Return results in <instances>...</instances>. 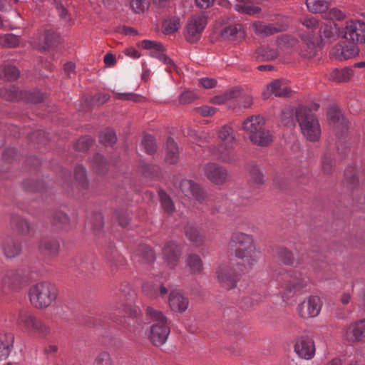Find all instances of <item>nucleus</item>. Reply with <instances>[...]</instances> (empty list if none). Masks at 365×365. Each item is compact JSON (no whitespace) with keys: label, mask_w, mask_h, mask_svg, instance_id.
Masks as SVG:
<instances>
[{"label":"nucleus","mask_w":365,"mask_h":365,"mask_svg":"<svg viewBox=\"0 0 365 365\" xmlns=\"http://www.w3.org/2000/svg\"><path fill=\"white\" fill-rule=\"evenodd\" d=\"M158 195L163 209L168 214H171L175 210V205L172 199L163 190H159Z\"/></svg>","instance_id":"obj_41"},{"label":"nucleus","mask_w":365,"mask_h":365,"mask_svg":"<svg viewBox=\"0 0 365 365\" xmlns=\"http://www.w3.org/2000/svg\"><path fill=\"white\" fill-rule=\"evenodd\" d=\"M146 314L156 322L150 327L148 339L154 346H162L166 342L170 332L168 319L160 311L150 307L146 308Z\"/></svg>","instance_id":"obj_2"},{"label":"nucleus","mask_w":365,"mask_h":365,"mask_svg":"<svg viewBox=\"0 0 365 365\" xmlns=\"http://www.w3.org/2000/svg\"><path fill=\"white\" fill-rule=\"evenodd\" d=\"M53 223L57 225H64L69 222V218L66 214L63 212H56L53 216Z\"/></svg>","instance_id":"obj_58"},{"label":"nucleus","mask_w":365,"mask_h":365,"mask_svg":"<svg viewBox=\"0 0 365 365\" xmlns=\"http://www.w3.org/2000/svg\"><path fill=\"white\" fill-rule=\"evenodd\" d=\"M235 256L240 260L235 266L240 272H247L253 269L260 257V250L256 245L244 250H235Z\"/></svg>","instance_id":"obj_7"},{"label":"nucleus","mask_w":365,"mask_h":365,"mask_svg":"<svg viewBox=\"0 0 365 365\" xmlns=\"http://www.w3.org/2000/svg\"><path fill=\"white\" fill-rule=\"evenodd\" d=\"M179 190L187 197H193L199 202L205 200V192L199 185L189 180H182L179 185Z\"/></svg>","instance_id":"obj_15"},{"label":"nucleus","mask_w":365,"mask_h":365,"mask_svg":"<svg viewBox=\"0 0 365 365\" xmlns=\"http://www.w3.org/2000/svg\"><path fill=\"white\" fill-rule=\"evenodd\" d=\"M180 158L179 148L175 141L172 138H168L166 141L165 161L170 165L178 163Z\"/></svg>","instance_id":"obj_27"},{"label":"nucleus","mask_w":365,"mask_h":365,"mask_svg":"<svg viewBox=\"0 0 365 365\" xmlns=\"http://www.w3.org/2000/svg\"><path fill=\"white\" fill-rule=\"evenodd\" d=\"M222 38L232 41H240L245 38V33L240 24H235L225 27L222 31Z\"/></svg>","instance_id":"obj_19"},{"label":"nucleus","mask_w":365,"mask_h":365,"mask_svg":"<svg viewBox=\"0 0 365 365\" xmlns=\"http://www.w3.org/2000/svg\"><path fill=\"white\" fill-rule=\"evenodd\" d=\"M343 36L354 43H365V23L360 21L347 22Z\"/></svg>","instance_id":"obj_13"},{"label":"nucleus","mask_w":365,"mask_h":365,"mask_svg":"<svg viewBox=\"0 0 365 365\" xmlns=\"http://www.w3.org/2000/svg\"><path fill=\"white\" fill-rule=\"evenodd\" d=\"M115 220L118 222L119 225L123 227L128 226L130 222L128 212L124 210H116L115 212Z\"/></svg>","instance_id":"obj_53"},{"label":"nucleus","mask_w":365,"mask_h":365,"mask_svg":"<svg viewBox=\"0 0 365 365\" xmlns=\"http://www.w3.org/2000/svg\"><path fill=\"white\" fill-rule=\"evenodd\" d=\"M101 141L106 146L113 145L116 143L117 138L113 130H109L101 133Z\"/></svg>","instance_id":"obj_49"},{"label":"nucleus","mask_w":365,"mask_h":365,"mask_svg":"<svg viewBox=\"0 0 365 365\" xmlns=\"http://www.w3.org/2000/svg\"><path fill=\"white\" fill-rule=\"evenodd\" d=\"M14 336L11 333L0 332V359L9 356L14 346Z\"/></svg>","instance_id":"obj_23"},{"label":"nucleus","mask_w":365,"mask_h":365,"mask_svg":"<svg viewBox=\"0 0 365 365\" xmlns=\"http://www.w3.org/2000/svg\"><path fill=\"white\" fill-rule=\"evenodd\" d=\"M141 145L145 151L150 155L155 153L158 148L155 138L149 134H146L143 136Z\"/></svg>","instance_id":"obj_42"},{"label":"nucleus","mask_w":365,"mask_h":365,"mask_svg":"<svg viewBox=\"0 0 365 365\" xmlns=\"http://www.w3.org/2000/svg\"><path fill=\"white\" fill-rule=\"evenodd\" d=\"M138 255L145 263H150L155 260L154 252L149 246L140 245L138 249Z\"/></svg>","instance_id":"obj_44"},{"label":"nucleus","mask_w":365,"mask_h":365,"mask_svg":"<svg viewBox=\"0 0 365 365\" xmlns=\"http://www.w3.org/2000/svg\"><path fill=\"white\" fill-rule=\"evenodd\" d=\"M236 266H220L216 272L217 278L221 287L225 289L235 288L240 280V274Z\"/></svg>","instance_id":"obj_10"},{"label":"nucleus","mask_w":365,"mask_h":365,"mask_svg":"<svg viewBox=\"0 0 365 365\" xmlns=\"http://www.w3.org/2000/svg\"><path fill=\"white\" fill-rule=\"evenodd\" d=\"M1 247L4 255L8 259L16 257L21 253L22 250L21 243L9 237L2 240Z\"/></svg>","instance_id":"obj_18"},{"label":"nucleus","mask_w":365,"mask_h":365,"mask_svg":"<svg viewBox=\"0 0 365 365\" xmlns=\"http://www.w3.org/2000/svg\"><path fill=\"white\" fill-rule=\"evenodd\" d=\"M58 39V36L56 33L51 31H46L44 34L45 47L48 48L53 46Z\"/></svg>","instance_id":"obj_59"},{"label":"nucleus","mask_w":365,"mask_h":365,"mask_svg":"<svg viewBox=\"0 0 365 365\" xmlns=\"http://www.w3.org/2000/svg\"><path fill=\"white\" fill-rule=\"evenodd\" d=\"M264 127V120L260 115H252L242 123L243 130L250 138Z\"/></svg>","instance_id":"obj_20"},{"label":"nucleus","mask_w":365,"mask_h":365,"mask_svg":"<svg viewBox=\"0 0 365 365\" xmlns=\"http://www.w3.org/2000/svg\"><path fill=\"white\" fill-rule=\"evenodd\" d=\"M185 236L195 246H201L204 242V236L195 227L187 226L185 227Z\"/></svg>","instance_id":"obj_34"},{"label":"nucleus","mask_w":365,"mask_h":365,"mask_svg":"<svg viewBox=\"0 0 365 365\" xmlns=\"http://www.w3.org/2000/svg\"><path fill=\"white\" fill-rule=\"evenodd\" d=\"M307 281L300 274L295 273L292 279L287 284V289L289 292L299 291L307 286Z\"/></svg>","instance_id":"obj_35"},{"label":"nucleus","mask_w":365,"mask_h":365,"mask_svg":"<svg viewBox=\"0 0 365 365\" xmlns=\"http://www.w3.org/2000/svg\"><path fill=\"white\" fill-rule=\"evenodd\" d=\"M207 24V18L202 14L193 15L189 20L187 25L185 38L190 43L197 42Z\"/></svg>","instance_id":"obj_11"},{"label":"nucleus","mask_w":365,"mask_h":365,"mask_svg":"<svg viewBox=\"0 0 365 365\" xmlns=\"http://www.w3.org/2000/svg\"><path fill=\"white\" fill-rule=\"evenodd\" d=\"M23 93H26L25 96H23V99H26L32 103H39L43 99L42 93L38 91H35L34 92L23 91Z\"/></svg>","instance_id":"obj_56"},{"label":"nucleus","mask_w":365,"mask_h":365,"mask_svg":"<svg viewBox=\"0 0 365 365\" xmlns=\"http://www.w3.org/2000/svg\"><path fill=\"white\" fill-rule=\"evenodd\" d=\"M218 138L224 143L216 148H210L213 155L223 162L230 163L235 160L236 155L232 144L235 142V135L232 128L225 125L218 131Z\"/></svg>","instance_id":"obj_5"},{"label":"nucleus","mask_w":365,"mask_h":365,"mask_svg":"<svg viewBox=\"0 0 365 365\" xmlns=\"http://www.w3.org/2000/svg\"><path fill=\"white\" fill-rule=\"evenodd\" d=\"M26 93L19 91L15 86L0 88V97L8 101H18Z\"/></svg>","instance_id":"obj_30"},{"label":"nucleus","mask_w":365,"mask_h":365,"mask_svg":"<svg viewBox=\"0 0 365 365\" xmlns=\"http://www.w3.org/2000/svg\"><path fill=\"white\" fill-rule=\"evenodd\" d=\"M10 223L11 228L23 236H28L33 232L29 222L18 215H12Z\"/></svg>","instance_id":"obj_26"},{"label":"nucleus","mask_w":365,"mask_h":365,"mask_svg":"<svg viewBox=\"0 0 365 365\" xmlns=\"http://www.w3.org/2000/svg\"><path fill=\"white\" fill-rule=\"evenodd\" d=\"M164 31L170 34L176 32L180 29V20L178 18H172L165 20L163 24Z\"/></svg>","instance_id":"obj_46"},{"label":"nucleus","mask_w":365,"mask_h":365,"mask_svg":"<svg viewBox=\"0 0 365 365\" xmlns=\"http://www.w3.org/2000/svg\"><path fill=\"white\" fill-rule=\"evenodd\" d=\"M338 31V26L333 21H322L319 29L320 41L327 40L331 41L334 40Z\"/></svg>","instance_id":"obj_21"},{"label":"nucleus","mask_w":365,"mask_h":365,"mask_svg":"<svg viewBox=\"0 0 365 365\" xmlns=\"http://www.w3.org/2000/svg\"><path fill=\"white\" fill-rule=\"evenodd\" d=\"M255 33L264 36H269L277 34L282 31V26L276 24H265L257 21L252 24Z\"/></svg>","instance_id":"obj_28"},{"label":"nucleus","mask_w":365,"mask_h":365,"mask_svg":"<svg viewBox=\"0 0 365 365\" xmlns=\"http://www.w3.org/2000/svg\"><path fill=\"white\" fill-rule=\"evenodd\" d=\"M230 243L236 247L235 250H244L247 247L256 245L255 238L252 235L240 231L232 233Z\"/></svg>","instance_id":"obj_17"},{"label":"nucleus","mask_w":365,"mask_h":365,"mask_svg":"<svg viewBox=\"0 0 365 365\" xmlns=\"http://www.w3.org/2000/svg\"><path fill=\"white\" fill-rule=\"evenodd\" d=\"M187 264L192 273H200L202 269V262L200 256L191 254L187 256Z\"/></svg>","instance_id":"obj_38"},{"label":"nucleus","mask_w":365,"mask_h":365,"mask_svg":"<svg viewBox=\"0 0 365 365\" xmlns=\"http://www.w3.org/2000/svg\"><path fill=\"white\" fill-rule=\"evenodd\" d=\"M235 9L238 12L253 15L259 12L260 9L257 6H252L250 5L236 4Z\"/></svg>","instance_id":"obj_55"},{"label":"nucleus","mask_w":365,"mask_h":365,"mask_svg":"<svg viewBox=\"0 0 365 365\" xmlns=\"http://www.w3.org/2000/svg\"><path fill=\"white\" fill-rule=\"evenodd\" d=\"M294 351L297 356L304 360H310L315 356L316 346L314 341L308 336H302L296 339Z\"/></svg>","instance_id":"obj_12"},{"label":"nucleus","mask_w":365,"mask_h":365,"mask_svg":"<svg viewBox=\"0 0 365 365\" xmlns=\"http://www.w3.org/2000/svg\"><path fill=\"white\" fill-rule=\"evenodd\" d=\"M267 91L277 97H289L292 90L282 80H275L267 86Z\"/></svg>","instance_id":"obj_25"},{"label":"nucleus","mask_w":365,"mask_h":365,"mask_svg":"<svg viewBox=\"0 0 365 365\" xmlns=\"http://www.w3.org/2000/svg\"><path fill=\"white\" fill-rule=\"evenodd\" d=\"M38 247L45 255L56 256L60 250V244L54 238L44 237L40 240Z\"/></svg>","instance_id":"obj_24"},{"label":"nucleus","mask_w":365,"mask_h":365,"mask_svg":"<svg viewBox=\"0 0 365 365\" xmlns=\"http://www.w3.org/2000/svg\"><path fill=\"white\" fill-rule=\"evenodd\" d=\"M197 98V95L190 91L183 92L180 98L179 102L181 104H188L193 102Z\"/></svg>","instance_id":"obj_60"},{"label":"nucleus","mask_w":365,"mask_h":365,"mask_svg":"<svg viewBox=\"0 0 365 365\" xmlns=\"http://www.w3.org/2000/svg\"><path fill=\"white\" fill-rule=\"evenodd\" d=\"M250 181L257 185L264 183V176L261 169L257 165H250L249 169Z\"/></svg>","instance_id":"obj_36"},{"label":"nucleus","mask_w":365,"mask_h":365,"mask_svg":"<svg viewBox=\"0 0 365 365\" xmlns=\"http://www.w3.org/2000/svg\"><path fill=\"white\" fill-rule=\"evenodd\" d=\"M93 365H113V361L109 353L106 351L99 353Z\"/></svg>","instance_id":"obj_54"},{"label":"nucleus","mask_w":365,"mask_h":365,"mask_svg":"<svg viewBox=\"0 0 365 365\" xmlns=\"http://www.w3.org/2000/svg\"><path fill=\"white\" fill-rule=\"evenodd\" d=\"M189 301L181 293L173 291L170 294L169 305L175 312H184L188 307Z\"/></svg>","instance_id":"obj_22"},{"label":"nucleus","mask_w":365,"mask_h":365,"mask_svg":"<svg viewBox=\"0 0 365 365\" xmlns=\"http://www.w3.org/2000/svg\"><path fill=\"white\" fill-rule=\"evenodd\" d=\"M1 74L7 81H12L19 78L20 72L16 66L6 64L1 68Z\"/></svg>","instance_id":"obj_37"},{"label":"nucleus","mask_w":365,"mask_h":365,"mask_svg":"<svg viewBox=\"0 0 365 365\" xmlns=\"http://www.w3.org/2000/svg\"><path fill=\"white\" fill-rule=\"evenodd\" d=\"M93 166L99 174H104L106 171V163L102 155L96 153L93 158Z\"/></svg>","instance_id":"obj_45"},{"label":"nucleus","mask_w":365,"mask_h":365,"mask_svg":"<svg viewBox=\"0 0 365 365\" xmlns=\"http://www.w3.org/2000/svg\"><path fill=\"white\" fill-rule=\"evenodd\" d=\"M125 312L132 319H138L142 316L140 309L137 307H126L125 308Z\"/></svg>","instance_id":"obj_62"},{"label":"nucleus","mask_w":365,"mask_h":365,"mask_svg":"<svg viewBox=\"0 0 365 365\" xmlns=\"http://www.w3.org/2000/svg\"><path fill=\"white\" fill-rule=\"evenodd\" d=\"M16 324L29 333L39 338H46L51 334V327L28 309H21L19 312Z\"/></svg>","instance_id":"obj_3"},{"label":"nucleus","mask_w":365,"mask_h":365,"mask_svg":"<svg viewBox=\"0 0 365 365\" xmlns=\"http://www.w3.org/2000/svg\"><path fill=\"white\" fill-rule=\"evenodd\" d=\"M206 178L215 185H222L226 182L228 177L225 168L214 163H206L203 167Z\"/></svg>","instance_id":"obj_14"},{"label":"nucleus","mask_w":365,"mask_h":365,"mask_svg":"<svg viewBox=\"0 0 365 365\" xmlns=\"http://www.w3.org/2000/svg\"><path fill=\"white\" fill-rule=\"evenodd\" d=\"M353 76V71L349 68L334 69L330 73V79L333 81L341 83L349 81Z\"/></svg>","instance_id":"obj_32"},{"label":"nucleus","mask_w":365,"mask_h":365,"mask_svg":"<svg viewBox=\"0 0 365 365\" xmlns=\"http://www.w3.org/2000/svg\"><path fill=\"white\" fill-rule=\"evenodd\" d=\"M302 54L305 58H312L317 54V47L313 42L306 43L302 48Z\"/></svg>","instance_id":"obj_57"},{"label":"nucleus","mask_w":365,"mask_h":365,"mask_svg":"<svg viewBox=\"0 0 365 365\" xmlns=\"http://www.w3.org/2000/svg\"><path fill=\"white\" fill-rule=\"evenodd\" d=\"M322 302L318 296L312 295L307 297L298 304L297 312L299 317L304 319L314 318L320 312Z\"/></svg>","instance_id":"obj_9"},{"label":"nucleus","mask_w":365,"mask_h":365,"mask_svg":"<svg viewBox=\"0 0 365 365\" xmlns=\"http://www.w3.org/2000/svg\"><path fill=\"white\" fill-rule=\"evenodd\" d=\"M93 143V140L89 136H83L79 138L75 144V148L79 151H86Z\"/></svg>","instance_id":"obj_51"},{"label":"nucleus","mask_w":365,"mask_h":365,"mask_svg":"<svg viewBox=\"0 0 365 365\" xmlns=\"http://www.w3.org/2000/svg\"><path fill=\"white\" fill-rule=\"evenodd\" d=\"M356 53L357 49L355 46L348 48L347 46L344 47L341 44H337L334 48L332 55L338 60L343 61L352 58Z\"/></svg>","instance_id":"obj_31"},{"label":"nucleus","mask_w":365,"mask_h":365,"mask_svg":"<svg viewBox=\"0 0 365 365\" xmlns=\"http://www.w3.org/2000/svg\"><path fill=\"white\" fill-rule=\"evenodd\" d=\"M258 53L263 61H271L275 59L279 53L277 49L269 47H262L258 50Z\"/></svg>","instance_id":"obj_47"},{"label":"nucleus","mask_w":365,"mask_h":365,"mask_svg":"<svg viewBox=\"0 0 365 365\" xmlns=\"http://www.w3.org/2000/svg\"><path fill=\"white\" fill-rule=\"evenodd\" d=\"M335 160L334 155L331 153H326L322 161V169L324 174L330 175L334 170Z\"/></svg>","instance_id":"obj_39"},{"label":"nucleus","mask_w":365,"mask_h":365,"mask_svg":"<svg viewBox=\"0 0 365 365\" xmlns=\"http://www.w3.org/2000/svg\"><path fill=\"white\" fill-rule=\"evenodd\" d=\"M279 259L287 265H292L294 262V257L293 253L286 248H281L278 252Z\"/></svg>","instance_id":"obj_48"},{"label":"nucleus","mask_w":365,"mask_h":365,"mask_svg":"<svg viewBox=\"0 0 365 365\" xmlns=\"http://www.w3.org/2000/svg\"><path fill=\"white\" fill-rule=\"evenodd\" d=\"M342 337L350 344H365V318L356 320L345 327Z\"/></svg>","instance_id":"obj_8"},{"label":"nucleus","mask_w":365,"mask_h":365,"mask_svg":"<svg viewBox=\"0 0 365 365\" xmlns=\"http://www.w3.org/2000/svg\"><path fill=\"white\" fill-rule=\"evenodd\" d=\"M225 93V98L227 101H232L240 97L242 94V89L239 87H234L227 91Z\"/></svg>","instance_id":"obj_61"},{"label":"nucleus","mask_w":365,"mask_h":365,"mask_svg":"<svg viewBox=\"0 0 365 365\" xmlns=\"http://www.w3.org/2000/svg\"><path fill=\"white\" fill-rule=\"evenodd\" d=\"M142 46L145 49L155 48L157 51H162L163 49V46L160 43L149 40L143 41Z\"/></svg>","instance_id":"obj_63"},{"label":"nucleus","mask_w":365,"mask_h":365,"mask_svg":"<svg viewBox=\"0 0 365 365\" xmlns=\"http://www.w3.org/2000/svg\"><path fill=\"white\" fill-rule=\"evenodd\" d=\"M20 43L19 37L13 34L0 35V45L3 47L15 48Z\"/></svg>","instance_id":"obj_40"},{"label":"nucleus","mask_w":365,"mask_h":365,"mask_svg":"<svg viewBox=\"0 0 365 365\" xmlns=\"http://www.w3.org/2000/svg\"><path fill=\"white\" fill-rule=\"evenodd\" d=\"M249 139L250 141L258 146L265 147L268 146L273 141V136L269 130L264 128H262L257 133L251 135Z\"/></svg>","instance_id":"obj_29"},{"label":"nucleus","mask_w":365,"mask_h":365,"mask_svg":"<svg viewBox=\"0 0 365 365\" xmlns=\"http://www.w3.org/2000/svg\"><path fill=\"white\" fill-rule=\"evenodd\" d=\"M58 290L49 282H41L31 285L29 289L31 304L37 309H45L56 300Z\"/></svg>","instance_id":"obj_1"},{"label":"nucleus","mask_w":365,"mask_h":365,"mask_svg":"<svg viewBox=\"0 0 365 365\" xmlns=\"http://www.w3.org/2000/svg\"><path fill=\"white\" fill-rule=\"evenodd\" d=\"M74 176L76 180L78 182L80 187L83 189L88 187V181L86 175L85 168L82 165H78L75 168Z\"/></svg>","instance_id":"obj_43"},{"label":"nucleus","mask_w":365,"mask_h":365,"mask_svg":"<svg viewBox=\"0 0 365 365\" xmlns=\"http://www.w3.org/2000/svg\"><path fill=\"white\" fill-rule=\"evenodd\" d=\"M27 282L28 277L23 269H8L0 275V289L19 292L26 285Z\"/></svg>","instance_id":"obj_6"},{"label":"nucleus","mask_w":365,"mask_h":365,"mask_svg":"<svg viewBox=\"0 0 365 365\" xmlns=\"http://www.w3.org/2000/svg\"><path fill=\"white\" fill-rule=\"evenodd\" d=\"M114 93V98L122 101H131L133 102H140L142 97L139 95L133 93Z\"/></svg>","instance_id":"obj_52"},{"label":"nucleus","mask_w":365,"mask_h":365,"mask_svg":"<svg viewBox=\"0 0 365 365\" xmlns=\"http://www.w3.org/2000/svg\"><path fill=\"white\" fill-rule=\"evenodd\" d=\"M302 24L306 26L308 29L312 31H316L319 29L322 21L317 19L316 17L310 16L306 17L301 20Z\"/></svg>","instance_id":"obj_50"},{"label":"nucleus","mask_w":365,"mask_h":365,"mask_svg":"<svg viewBox=\"0 0 365 365\" xmlns=\"http://www.w3.org/2000/svg\"><path fill=\"white\" fill-rule=\"evenodd\" d=\"M163 255L167 264L174 268L182 255L180 246L174 241H169L164 246Z\"/></svg>","instance_id":"obj_16"},{"label":"nucleus","mask_w":365,"mask_h":365,"mask_svg":"<svg viewBox=\"0 0 365 365\" xmlns=\"http://www.w3.org/2000/svg\"><path fill=\"white\" fill-rule=\"evenodd\" d=\"M296 118L302 133L307 140L315 142L321 137V126L318 119L309 110L299 107L296 110Z\"/></svg>","instance_id":"obj_4"},{"label":"nucleus","mask_w":365,"mask_h":365,"mask_svg":"<svg viewBox=\"0 0 365 365\" xmlns=\"http://www.w3.org/2000/svg\"><path fill=\"white\" fill-rule=\"evenodd\" d=\"M331 0H307L306 4L309 11L312 13H322L329 6Z\"/></svg>","instance_id":"obj_33"},{"label":"nucleus","mask_w":365,"mask_h":365,"mask_svg":"<svg viewBox=\"0 0 365 365\" xmlns=\"http://www.w3.org/2000/svg\"><path fill=\"white\" fill-rule=\"evenodd\" d=\"M327 15H328V18L331 20L335 19V20L340 21V20L344 19L345 17L344 13L336 8H333V9H330Z\"/></svg>","instance_id":"obj_64"}]
</instances>
